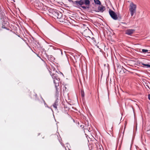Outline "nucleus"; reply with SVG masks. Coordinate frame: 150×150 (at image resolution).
<instances>
[{"mask_svg":"<svg viewBox=\"0 0 150 150\" xmlns=\"http://www.w3.org/2000/svg\"><path fill=\"white\" fill-rule=\"evenodd\" d=\"M50 13L52 14V17L54 18L60 19L61 22H63L65 16L63 15L60 11L57 10L53 9L50 10Z\"/></svg>","mask_w":150,"mask_h":150,"instance_id":"f257e3e1","label":"nucleus"},{"mask_svg":"<svg viewBox=\"0 0 150 150\" xmlns=\"http://www.w3.org/2000/svg\"><path fill=\"white\" fill-rule=\"evenodd\" d=\"M70 1L72 2L74 4H75L77 5H79L82 6L85 4L86 6H89L90 4V1L89 0H78L74 1L71 0H69Z\"/></svg>","mask_w":150,"mask_h":150,"instance_id":"f03ea898","label":"nucleus"},{"mask_svg":"<svg viewBox=\"0 0 150 150\" xmlns=\"http://www.w3.org/2000/svg\"><path fill=\"white\" fill-rule=\"evenodd\" d=\"M136 5L132 3L130 4L129 9L130 11L131 15L132 16H133L134 14L136 12Z\"/></svg>","mask_w":150,"mask_h":150,"instance_id":"7ed1b4c3","label":"nucleus"},{"mask_svg":"<svg viewBox=\"0 0 150 150\" xmlns=\"http://www.w3.org/2000/svg\"><path fill=\"white\" fill-rule=\"evenodd\" d=\"M109 12L110 16L113 19L116 20L117 19V14L113 11L111 9H109Z\"/></svg>","mask_w":150,"mask_h":150,"instance_id":"20e7f679","label":"nucleus"},{"mask_svg":"<svg viewBox=\"0 0 150 150\" xmlns=\"http://www.w3.org/2000/svg\"><path fill=\"white\" fill-rule=\"evenodd\" d=\"M52 78L53 79L54 83V84H56L57 83V81H58L57 83H59L60 79L56 75L53 74L52 75Z\"/></svg>","mask_w":150,"mask_h":150,"instance_id":"39448f33","label":"nucleus"},{"mask_svg":"<svg viewBox=\"0 0 150 150\" xmlns=\"http://www.w3.org/2000/svg\"><path fill=\"white\" fill-rule=\"evenodd\" d=\"M98 10H94V11L96 12H100L102 13L105 9V7L103 5L98 6Z\"/></svg>","mask_w":150,"mask_h":150,"instance_id":"423d86ee","label":"nucleus"},{"mask_svg":"<svg viewBox=\"0 0 150 150\" xmlns=\"http://www.w3.org/2000/svg\"><path fill=\"white\" fill-rule=\"evenodd\" d=\"M134 31L135 30L134 29H128L126 31L125 34L129 35H130L132 34Z\"/></svg>","mask_w":150,"mask_h":150,"instance_id":"0eeeda50","label":"nucleus"},{"mask_svg":"<svg viewBox=\"0 0 150 150\" xmlns=\"http://www.w3.org/2000/svg\"><path fill=\"white\" fill-rule=\"evenodd\" d=\"M0 16L1 17V19L2 21H4L5 18V14L4 12L0 10Z\"/></svg>","mask_w":150,"mask_h":150,"instance_id":"6e6552de","label":"nucleus"},{"mask_svg":"<svg viewBox=\"0 0 150 150\" xmlns=\"http://www.w3.org/2000/svg\"><path fill=\"white\" fill-rule=\"evenodd\" d=\"M58 81H57L56 82L57 83L56 84H54L56 88V96H57L59 93L58 91L59 88H58V86H59V83H57Z\"/></svg>","mask_w":150,"mask_h":150,"instance_id":"1a4fd4ad","label":"nucleus"},{"mask_svg":"<svg viewBox=\"0 0 150 150\" xmlns=\"http://www.w3.org/2000/svg\"><path fill=\"white\" fill-rule=\"evenodd\" d=\"M58 99L57 98V99L55 100L54 103L53 104V106L54 108L55 109H57V106L58 105Z\"/></svg>","mask_w":150,"mask_h":150,"instance_id":"9d476101","label":"nucleus"},{"mask_svg":"<svg viewBox=\"0 0 150 150\" xmlns=\"http://www.w3.org/2000/svg\"><path fill=\"white\" fill-rule=\"evenodd\" d=\"M142 67L144 68H147L150 69V64L148 63L144 64V62L143 64V66H141Z\"/></svg>","mask_w":150,"mask_h":150,"instance_id":"9b49d317","label":"nucleus"},{"mask_svg":"<svg viewBox=\"0 0 150 150\" xmlns=\"http://www.w3.org/2000/svg\"><path fill=\"white\" fill-rule=\"evenodd\" d=\"M41 99H42V101H43V102L44 103V105H45V107H47L48 108H49V109H50L51 110H52V112H53V110H52V108H50V107H49V106L47 105V104L45 102V100H44L43 99V98H42V96H41Z\"/></svg>","mask_w":150,"mask_h":150,"instance_id":"f8f14e48","label":"nucleus"},{"mask_svg":"<svg viewBox=\"0 0 150 150\" xmlns=\"http://www.w3.org/2000/svg\"><path fill=\"white\" fill-rule=\"evenodd\" d=\"M142 51H141L140 50V52L141 53H142L144 54H145L146 53H147L148 54H149L150 53V52H148L149 51V50H147L144 49H142Z\"/></svg>","mask_w":150,"mask_h":150,"instance_id":"ddd939ff","label":"nucleus"},{"mask_svg":"<svg viewBox=\"0 0 150 150\" xmlns=\"http://www.w3.org/2000/svg\"><path fill=\"white\" fill-rule=\"evenodd\" d=\"M95 4L97 5H101V3L99 0H93Z\"/></svg>","mask_w":150,"mask_h":150,"instance_id":"4468645a","label":"nucleus"},{"mask_svg":"<svg viewBox=\"0 0 150 150\" xmlns=\"http://www.w3.org/2000/svg\"><path fill=\"white\" fill-rule=\"evenodd\" d=\"M81 96L82 98H83L84 97L85 94L84 91L82 90H81Z\"/></svg>","mask_w":150,"mask_h":150,"instance_id":"2eb2a0df","label":"nucleus"},{"mask_svg":"<svg viewBox=\"0 0 150 150\" xmlns=\"http://www.w3.org/2000/svg\"><path fill=\"white\" fill-rule=\"evenodd\" d=\"M49 59L51 61H54L55 59V58L52 55H50L49 57Z\"/></svg>","mask_w":150,"mask_h":150,"instance_id":"dca6fc26","label":"nucleus"},{"mask_svg":"<svg viewBox=\"0 0 150 150\" xmlns=\"http://www.w3.org/2000/svg\"><path fill=\"white\" fill-rule=\"evenodd\" d=\"M53 48L54 50H58V52H60L61 54L62 55V52L61 50H60L55 47H54Z\"/></svg>","mask_w":150,"mask_h":150,"instance_id":"f3484780","label":"nucleus"},{"mask_svg":"<svg viewBox=\"0 0 150 150\" xmlns=\"http://www.w3.org/2000/svg\"><path fill=\"white\" fill-rule=\"evenodd\" d=\"M81 7L82 8L84 9H86V8H89V6H81Z\"/></svg>","mask_w":150,"mask_h":150,"instance_id":"a211bd4d","label":"nucleus"},{"mask_svg":"<svg viewBox=\"0 0 150 150\" xmlns=\"http://www.w3.org/2000/svg\"><path fill=\"white\" fill-rule=\"evenodd\" d=\"M36 45H37L38 48H40L41 47L40 45V43L38 42H37L36 43Z\"/></svg>","mask_w":150,"mask_h":150,"instance_id":"6ab92c4d","label":"nucleus"},{"mask_svg":"<svg viewBox=\"0 0 150 150\" xmlns=\"http://www.w3.org/2000/svg\"><path fill=\"white\" fill-rule=\"evenodd\" d=\"M142 62H144V64L148 63L147 62L148 60L146 59H144L143 60Z\"/></svg>","mask_w":150,"mask_h":150,"instance_id":"aec40b11","label":"nucleus"},{"mask_svg":"<svg viewBox=\"0 0 150 150\" xmlns=\"http://www.w3.org/2000/svg\"><path fill=\"white\" fill-rule=\"evenodd\" d=\"M143 62L142 61H138L137 62V64H139V65H142L143 64Z\"/></svg>","mask_w":150,"mask_h":150,"instance_id":"412c9836","label":"nucleus"},{"mask_svg":"<svg viewBox=\"0 0 150 150\" xmlns=\"http://www.w3.org/2000/svg\"><path fill=\"white\" fill-rule=\"evenodd\" d=\"M2 28L7 29L6 27V26H5V25H4V23H2Z\"/></svg>","mask_w":150,"mask_h":150,"instance_id":"4be33fe9","label":"nucleus"},{"mask_svg":"<svg viewBox=\"0 0 150 150\" xmlns=\"http://www.w3.org/2000/svg\"><path fill=\"white\" fill-rule=\"evenodd\" d=\"M122 67L124 69H125V70H123V72L124 73H125L126 72V71H127L126 69H125V68H124L122 66Z\"/></svg>","mask_w":150,"mask_h":150,"instance_id":"5701e85b","label":"nucleus"},{"mask_svg":"<svg viewBox=\"0 0 150 150\" xmlns=\"http://www.w3.org/2000/svg\"><path fill=\"white\" fill-rule=\"evenodd\" d=\"M148 98L150 100V94H149L148 96Z\"/></svg>","mask_w":150,"mask_h":150,"instance_id":"b1692460","label":"nucleus"},{"mask_svg":"<svg viewBox=\"0 0 150 150\" xmlns=\"http://www.w3.org/2000/svg\"><path fill=\"white\" fill-rule=\"evenodd\" d=\"M64 88H65V89H64V88L63 89V90H66V89L67 88L65 87V86H64Z\"/></svg>","mask_w":150,"mask_h":150,"instance_id":"393cba45","label":"nucleus"},{"mask_svg":"<svg viewBox=\"0 0 150 150\" xmlns=\"http://www.w3.org/2000/svg\"><path fill=\"white\" fill-rule=\"evenodd\" d=\"M42 50H43V51L45 50V49H44V48H42Z\"/></svg>","mask_w":150,"mask_h":150,"instance_id":"a878e982","label":"nucleus"},{"mask_svg":"<svg viewBox=\"0 0 150 150\" xmlns=\"http://www.w3.org/2000/svg\"><path fill=\"white\" fill-rule=\"evenodd\" d=\"M38 57H39L40 58H41V57H40L39 56H38Z\"/></svg>","mask_w":150,"mask_h":150,"instance_id":"bb28decb","label":"nucleus"},{"mask_svg":"<svg viewBox=\"0 0 150 150\" xmlns=\"http://www.w3.org/2000/svg\"><path fill=\"white\" fill-rule=\"evenodd\" d=\"M73 120L74 122H74V119H73Z\"/></svg>","mask_w":150,"mask_h":150,"instance_id":"cd10ccee","label":"nucleus"},{"mask_svg":"<svg viewBox=\"0 0 150 150\" xmlns=\"http://www.w3.org/2000/svg\"><path fill=\"white\" fill-rule=\"evenodd\" d=\"M146 86H147L148 88H149V86H148V85H146Z\"/></svg>","mask_w":150,"mask_h":150,"instance_id":"c85d7f7f","label":"nucleus"},{"mask_svg":"<svg viewBox=\"0 0 150 150\" xmlns=\"http://www.w3.org/2000/svg\"><path fill=\"white\" fill-rule=\"evenodd\" d=\"M68 150H71L69 148H68Z\"/></svg>","mask_w":150,"mask_h":150,"instance_id":"c756f323","label":"nucleus"},{"mask_svg":"<svg viewBox=\"0 0 150 150\" xmlns=\"http://www.w3.org/2000/svg\"><path fill=\"white\" fill-rule=\"evenodd\" d=\"M65 149H66V150H67V149L65 147Z\"/></svg>","mask_w":150,"mask_h":150,"instance_id":"7c9ffc66","label":"nucleus"},{"mask_svg":"<svg viewBox=\"0 0 150 150\" xmlns=\"http://www.w3.org/2000/svg\"><path fill=\"white\" fill-rule=\"evenodd\" d=\"M37 56L38 57L39 56L38 55V54H37Z\"/></svg>","mask_w":150,"mask_h":150,"instance_id":"2f4dec72","label":"nucleus"},{"mask_svg":"<svg viewBox=\"0 0 150 150\" xmlns=\"http://www.w3.org/2000/svg\"><path fill=\"white\" fill-rule=\"evenodd\" d=\"M37 56L38 57L39 56L38 55V54H37Z\"/></svg>","mask_w":150,"mask_h":150,"instance_id":"473e14b6","label":"nucleus"}]
</instances>
